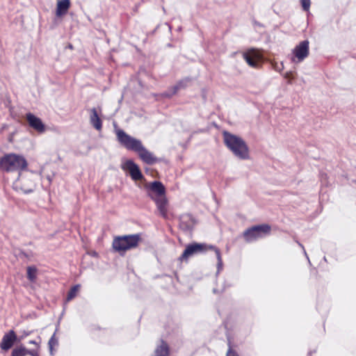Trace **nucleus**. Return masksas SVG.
<instances>
[{
	"mask_svg": "<svg viewBox=\"0 0 356 356\" xmlns=\"http://www.w3.org/2000/svg\"><path fill=\"white\" fill-rule=\"evenodd\" d=\"M118 142L127 149L136 152L140 159L148 165L156 163L159 159L153 153L147 150L143 145L141 140L135 138L122 129L116 131Z\"/></svg>",
	"mask_w": 356,
	"mask_h": 356,
	"instance_id": "f257e3e1",
	"label": "nucleus"
},
{
	"mask_svg": "<svg viewBox=\"0 0 356 356\" xmlns=\"http://www.w3.org/2000/svg\"><path fill=\"white\" fill-rule=\"evenodd\" d=\"M224 143L226 147L239 159L249 158V149L243 138L227 131L222 133Z\"/></svg>",
	"mask_w": 356,
	"mask_h": 356,
	"instance_id": "f03ea898",
	"label": "nucleus"
},
{
	"mask_svg": "<svg viewBox=\"0 0 356 356\" xmlns=\"http://www.w3.org/2000/svg\"><path fill=\"white\" fill-rule=\"evenodd\" d=\"M27 166L28 163L22 155L11 153L0 158V169L6 172L22 171Z\"/></svg>",
	"mask_w": 356,
	"mask_h": 356,
	"instance_id": "7ed1b4c3",
	"label": "nucleus"
},
{
	"mask_svg": "<svg viewBox=\"0 0 356 356\" xmlns=\"http://www.w3.org/2000/svg\"><path fill=\"white\" fill-rule=\"evenodd\" d=\"M140 240L138 234L117 236L113 239L112 246L115 251L122 254L127 250L136 248Z\"/></svg>",
	"mask_w": 356,
	"mask_h": 356,
	"instance_id": "20e7f679",
	"label": "nucleus"
},
{
	"mask_svg": "<svg viewBox=\"0 0 356 356\" xmlns=\"http://www.w3.org/2000/svg\"><path fill=\"white\" fill-rule=\"evenodd\" d=\"M270 231V227L268 225H255L247 229L243 236L246 242L251 243L268 234Z\"/></svg>",
	"mask_w": 356,
	"mask_h": 356,
	"instance_id": "39448f33",
	"label": "nucleus"
},
{
	"mask_svg": "<svg viewBox=\"0 0 356 356\" xmlns=\"http://www.w3.org/2000/svg\"><path fill=\"white\" fill-rule=\"evenodd\" d=\"M309 42L308 40L300 42L292 51L291 62L300 63L302 62L309 54Z\"/></svg>",
	"mask_w": 356,
	"mask_h": 356,
	"instance_id": "423d86ee",
	"label": "nucleus"
},
{
	"mask_svg": "<svg viewBox=\"0 0 356 356\" xmlns=\"http://www.w3.org/2000/svg\"><path fill=\"white\" fill-rule=\"evenodd\" d=\"M209 248L206 244L204 243H192L186 246L182 254L179 257L181 261H187L188 259L197 253L204 252Z\"/></svg>",
	"mask_w": 356,
	"mask_h": 356,
	"instance_id": "0eeeda50",
	"label": "nucleus"
},
{
	"mask_svg": "<svg viewBox=\"0 0 356 356\" xmlns=\"http://www.w3.org/2000/svg\"><path fill=\"white\" fill-rule=\"evenodd\" d=\"M123 170L129 171L131 179L134 181H138L143 179V175L137 164L132 160H127L122 164Z\"/></svg>",
	"mask_w": 356,
	"mask_h": 356,
	"instance_id": "6e6552de",
	"label": "nucleus"
},
{
	"mask_svg": "<svg viewBox=\"0 0 356 356\" xmlns=\"http://www.w3.org/2000/svg\"><path fill=\"white\" fill-rule=\"evenodd\" d=\"M191 82L190 77H186L179 80L175 86L170 88L168 91L162 93L163 97L170 98L175 95L179 90L184 89L189 86Z\"/></svg>",
	"mask_w": 356,
	"mask_h": 356,
	"instance_id": "1a4fd4ad",
	"label": "nucleus"
},
{
	"mask_svg": "<svg viewBox=\"0 0 356 356\" xmlns=\"http://www.w3.org/2000/svg\"><path fill=\"white\" fill-rule=\"evenodd\" d=\"M149 191L148 196L152 199V197H161L165 195V188L164 185L159 181H154L151 182L147 186Z\"/></svg>",
	"mask_w": 356,
	"mask_h": 356,
	"instance_id": "9d476101",
	"label": "nucleus"
},
{
	"mask_svg": "<svg viewBox=\"0 0 356 356\" xmlns=\"http://www.w3.org/2000/svg\"><path fill=\"white\" fill-rule=\"evenodd\" d=\"M243 58L250 66L257 68L260 65L262 56L258 51L251 49L243 54Z\"/></svg>",
	"mask_w": 356,
	"mask_h": 356,
	"instance_id": "9b49d317",
	"label": "nucleus"
},
{
	"mask_svg": "<svg viewBox=\"0 0 356 356\" xmlns=\"http://www.w3.org/2000/svg\"><path fill=\"white\" fill-rule=\"evenodd\" d=\"M152 200L155 202L159 214L165 219L168 218V200L166 196L161 197H152Z\"/></svg>",
	"mask_w": 356,
	"mask_h": 356,
	"instance_id": "f8f14e48",
	"label": "nucleus"
},
{
	"mask_svg": "<svg viewBox=\"0 0 356 356\" xmlns=\"http://www.w3.org/2000/svg\"><path fill=\"white\" fill-rule=\"evenodd\" d=\"M17 339V335L13 330H10L5 334L0 343V347L3 350H9L14 344Z\"/></svg>",
	"mask_w": 356,
	"mask_h": 356,
	"instance_id": "ddd939ff",
	"label": "nucleus"
},
{
	"mask_svg": "<svg viewBox=\"0 0 356 356\" xmlns=\"http://www.w3.org/2000/svg\"><path fill=\"white\" fill-rule=\"evenodd\" d=\"M26 120L29 126L38 132L42 133L44 131V125L39 118L35 116L31 113H29L26 114Z\"/></svg>",
	"mask_w": 356,
	"mask_h": 356,
	"instance_id": "4468645a",
	"label": "nucleus"
},
{
	"mask_svg": "<svg viewBox=\"0 0 356 356\" xmlns=\"http://www.w3.org/2000/svg\"><path fill=\"white\" fill-rule=\"evenodd\" d=\"M196 222L195 218L188 213L183 214L179 218V227L185 231H188L193 229Z\"/></svg>",
	"mask_w": 356,
	"mask_h": 356,
	"instance_id": "2eb2a0df",
	"label": "nucleus"
},
{
	"mask_svg": "<svg viewBox=\"0 0 356 356\" xmlns=\"http://www.w3.org/2000/svg\"><path fill=\"white\" fill-rule=\"evenodd\" d=\"M90 122L97 130L99 131L102 128V122L95 108L90 109Z\"/></svg>",
	"mask_w": 356,
	"mask_h": 356,
	"instance_id": "dca6fc26",
	"label": "nucleus"
},
{
	"mask_svg": "<svg viewBox=\"0 0 356 356\" xmlns=\"http://www.w3.org/2000/svg\"><path fill=\"white\" fill-rule=\"evenodd\" d=\"M70 6V0H59L57 3L56 15L62 16L67 13Z\"/></svg>",
	"mask_w": 356,
	"mask_h": 356,
	"instance_id": "f3484780",
	"label": "nucleus"
},
{
	"mask_svg": "<svg viewBox=\"0 0 356 356\" xmlns=\"http://www.w3.org/2000/svg\"><path fill=\"white\" fill-rule=\"evenodd\" d=\"M154 353L155 356H168V345L165 341H162L161 345L156 347Z\"/></svg>",
	"mask_w": 356,
	"mask_h": 356,
	"instance_id": "a211bd4d",
	"label": "nucleus"
},
{
	"mask_svg": "<svg viewBox=\"0 0 356 356\" xmlns=\"http://www.w3.org/2000/svg\"><path fill=\"white\" fill-rule=\"evenodd\" d=\"M38 269L34 266L27 267V279L31 282H35L37 278Z\"/></svg>",
	"mask_w": 356,
	"mask_h": 356,
	"instance_id": "6ab92c4d",
	"label": "nucleus"
},
{
	"mask_svg": "<svg viewBox=\"0 0 356 356\" xmlns=\"http://www.w3.org/2000/svg\"><path fill=\"white\" fill-rule=\"evenodd\" d=\"M209 248L213 250L215 253H216V258H217V260H218V264H217L218 271H217V274H218L219 272L222 268V257H221L220 251V250L218 248H216L214 246H211H211H209Z\"/></svg>",
	"mask_w": 356,
	"mask_h": 356,
	"instance_id": "aec40b11",
	"label": "nucleus"
},
{
	"mask_svg": "<svg viewBox=\"0 0 356 356\" xmlns=\"http://www.w3.org/2000/svg\"><path fill=\"white\" fill-rule=\"evenodd\" d=\"M79 289H80L79 284H76V285L73 286L70 289L69 292L67 293L66 302H69V301L72 300L73 298H74L76 296Z\"/></svg>",
	"mask_w": 356,
	"mask_h": 356,
	"instance_id": "412c9836",
	"label": "nucleus"
},
{
	"mask_svg": "<svg viewBox=\"0 0 356 356\" xmlns=\"http://www.w3.org/2000/svg\"><path fill=\"white\" fill-rule=\"evenodd\" d=\"M48 345H49V353L51 355H54V351H53L54 347L57 346L58 345V340L56 337V332L54 333V334L51 336V337L49 340Z\"/></svg>",
	"mask_w": 356,
	"mask_h": 356,
	"instance_id": "4be33fe9",
	"label": "nucleus"
},
{
	"mask_svg": "<svg viewBox=\"0 0 356 356\" xmlns=\"http://www.w3.org/2000/svg\"><path fill=\"white\" fill-rule=\"evenodd\" d=\"M26 348L24 346H19L13 350L11 356H26Z\"/></svg>",
	"mask_w": 356,
	"mask_h": 356,
	"instance_id": "5701e85b",
	"label": "nucleus"
},
{
	"mask_svg": "<svg viewBox=\"0 0 356 356\" xmlns=\"http://www.w3.org/2000/svg\"><path fill=\"white\" fill-rule=\"evenodd\" d=\"M272 67L274 70H275L278 72H282L284 68L283 62H281L280 63H277L276 62H273Z\"/></svg>",
	"mask_w": 356,
	"mask_h": 356,
	"instance_id": "b1692460",
	"label": "nucleus"
},
{
	"mask_svg": "<svg viewBox=\"0 0 356 356\" xmlns=\"http://www.w3.org/2000/svg\"><path fill=\"white\" fill-rule=\"evenodd\" d=\"M300 3H301L302 9L305 11H308L310 8L311 1L310 0H300Z\"/></svg>",
	"mask_w": 356,
	"mask_h": 356,
	"instance_id": "393cba45",
	"label": "nucleus"
},
{
	"mask_svg": "<svg viewBox=\"0 0 356 356\" xmlns=\"http://www.w3.org/2000/svg\"><path fill=\"white\" fill-rule=\"evenodd\" d=\"M284 77L286 79H288V82L289 83H291V80L292 79V72L291 71H289V72H286L284 74Z\"/></svg>",
	"mask_w": 356,
	"mask_h": 356,
	"instance_id": "a878e982",
	"label": "nucleus"
},
{
	"mask_svg": "<svg viewBox=\"0 0 356 356\" xmlns=\"http://www.w3.org/2000/svg\"><path fill=\"white\" fill-rule=\"evenodd\" d=\"M26 352H27V355H30L31 356H39L37 350L26 349Z\"/></svg>",
	"mask_w": 356,
	"mask_h": 356,
	"instance_id": "bb28decb",
	"label": "nucleus"
},
{
	"mask_svg": "<svg viewBox=\"0 0 356 356\" xmlns=\"http://www.w3.org/2000/svg\"><path fill=\"white\" fill-rule=\"evenodd\" d=\"M226 356H238V354L229 348L227 353Z\"/></svg>",
	"mask_w": 356,
	"mask_h": 356,
	"instance_id": "cd10ccee",
	"label": "nucleus"
},
{
	"mask_svg": "<svg viewBox=\"0 0 356 356\" xmlns=\"http://www.w3.org/2000/svg\"><path fill=\"white\" fill-rule=\"evenodd\" d=\"M33 190H34L33 188H22V191H24V193H31L33 191Z\"/></svg>",
	"mask_w": 356,
	"mask_h": 356,
	"instance_id": "c85d7f7f",
	"label": "nucleus"
},
{
	"mask_svg": "<svg viewBox=\"0 0 356 356\" xmlns=\"http://www.w3.org/2000/svg\"><path fill=\"white\" fill-rule=\"evenodd\" d=\"M30 333H31V332L24 331L23 332V334L22 336V339H23L24 337H26V336L29 335Z\"/></svg>",
	"mask_w": 356,
	"mask_h": 356,
	"instance_id": "c756f323",
	"label": "nucleus"
},
{
	"mask_svg": "<svg viewBox=\"0 0 356 356\" xmlns=\"http://www.w3.org/2000/svg\"><path fill=\"white\" fill-rule=\"evenodd\" d=\"M168 28V29L172 31V29H173L172 26L171 24H165Z\"/></svg>",
	"mask_w": 356,
	"mask_h": 356,
	"instance_id": "7c9ffc66",
	"label": "nucleus"
},
{
	"mask_svg": "<svg viewBox=\"0 0 356 356\" xmlns=\"http://www.w3.org/2000/svg\"><path fill=\"white\" fill-rule=\"evenodd\" d=\"M299 245H300V246H301V247L302 248V249H303V250H304V254H305V256L307 257V258L309 259L308 256H307V252H306V251H305V250L304 247H303V246L302 245V244H300V243H299Z\"/></svg>",
	"mask_w": 356,
	"mask_h": 356,
	"instance_id": "2f4dec72",
	"label": "nucleus"
},
{
	"mask_svg": "<svg viewBox=\"0 0 356 356\" xmlns=\"http://www.w3.org/2000/svg\"><path fill=\"white\" fill-rule=\"evenodd\" d=\"M29 343H31V344H35V345H38V343H37L35 341H34V340H31V341H29Z\"/></svg>",
	"mask_w": 356,
	"mask_h": 356,
	"instance_id": "473e14b6",
	"label": "nucleus"
},
{
	"mask_svg": "<svg viewBox=\"0 0 356 356\" xmlns=\"http://www.w3.org/2000/svg\"><path fill=\"white\" fill-rule=\"evenodd\" d=\"M67 48H69L70 49H73V46L72 44H68V45L67 46Z\"/></svg>",
	"mask_w": 356,
	"mask_h": 356,
	"instance_id": "72a5a7b5",
	"label": "nucleus"
},
{
	"mask_svg": "<svg viewBox=\"0 0 356 356\" xmlns=\"http://www.w3.org/2000/svg\"><path fill=\"white\" fill-rule=\"evenodd\" d=\"M47 179L49 180V183L51 182V178L49 176L47 177Z\"/></svg>",
	"mask_w": 356,
	"mask_h": 356,
	"instance_id": "f704fd0d",
	"label": "nucleus"
},
{
	"mask_svg": "<svg viewBox=\"0 0 356 356\" xmlns=\"http://www.w3.org/2000/svg\"><path fill=\"white\" fill-rule=\"evenodd\" d=\"M176 29L177 31H180L181 29V27L180 26H178Z\"/></svg>",
	"mask_w": 356,
	"mask_h": 356,
	"instance_id": "c9c22d12",
	"label": "nucleus"
}]
</instances>
